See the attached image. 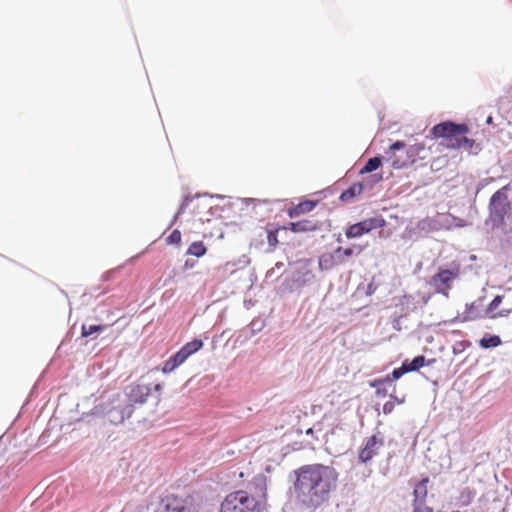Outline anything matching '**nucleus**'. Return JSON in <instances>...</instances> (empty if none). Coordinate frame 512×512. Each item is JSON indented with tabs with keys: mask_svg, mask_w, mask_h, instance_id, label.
I'll return each instance as SVG.
<instances>
[{
	"mask_svg": "<svg viewBox=\"0 0 512 512\" xmlns=\"http://www.w3.org/2000/svg\"><path fill=\"white\" fill-rule=\"evenodd\" d=\"M425 363V357L422 355L416 356L411 362L408 360L404 361V364L409 372L416 371L419 368L423 367Z\"/></svg>",
	"mask_w": 512,
	"mask_h": 512,
	"instance_id": "c85d7f7f",
	"label": "nucleus"
},
{
	"mask_svg": "<svg viewBox=\"0 0 512 512\" xmlns=\"http://www.w3.org/2000/svg\"><path fill=\"white\" fill-rule=\"evenodd\" d=\"M102 412L110 423L117 425L131 417L134 406L128 403L127 398H123L121 394H116L102 405Z\"/></svg>",
	"mask_w": 512,
	"mask_h": 512,
	"instance_id": "39448f33",
	"label": "nucleus"
},
{
	"mask_svg": "<svg viewBox=\"0 0 512 512\" xmlns=\"http://www.w3.org/2000/svg\"><path fill=\"white\" fill-rule=\"evenodd\" d=\"M381 163L382 162L380 157L370 158L366 162L365 166L360 170V174L370 173L377 170L380 167Z\"/></svg>",
	"mask_w": 512,
	"mask_h": 512,
	"instance_id": "cd10ccee",
	"label": "nucleus"
},
{
	"mask_svg": "<svg viewBox=\"0 0 512 512\" xmlns=\"http://www.w3.org/2000/svg\"><path fill=\"white\" fill-rule=\"evenodd\" d=\"M314 278L307 267H301L288 274L282 283L284 291L293 292L307 285Z\"/></svg>",
	"mask_w": 512,
	"mask_h": 512,
	"instance_id": "9d476101",
	"label": "nucleus"
},
{
	"mask_svg": "<svg viewBox=\"0 0 512 512\" xmlns=\"http://www.w3.org/2000/svg\"><path fill=\"white\" fill-rule=\"evenodd\" d=\"M475 492L466 487V488H463L461 491H460V495L458 497V502L461 506H468L472 503L473 499L475 498Z\"/></svg>",
	"mask_w": 512,
	"mask_h": 512,
	"instance_id": "b1692460",
	"label": "nucleus"
},
{
	"mask_svg": "<svg viewBox=\"0 0 512 512\" xmlns=\"http://www.w3.org/2000/svg\"><path fill=\"white\" fill-rule=\"evenodd\" d=\"M508 187L504 186L496 191L490 199V217L495 224H500L504 216L510 210V203L507 196Z\"/></svg>",
	"mask_w": 512,
	"mask_h": 512,
	"instance_id": "1a4fd4ad",
	"label": "nucleus"
},
{
	"mask_svg": "<svg viewBox=\"0 0 512 512\" xmlns=\"http://www.w3.org/2000/svg\"><path fill=\"white\" fill-rule=\"evenodd\" d=\"M185 266L188 268V267H192L191 263H189L188 261L185 262Z\"/></svg>",
	"mask_w": 512,
	"mask_h": 512,
	"instance_id": "5fc2aeb1",
	"label": "nucleus"
},
{
	"mask_svg": "<svg viewBox=\"0 0 512 512\" xmlns=\"http://www.w3.org/2000/svg\"><path fill=\"white\" fill-rule=\"evenodd\" d=\"M313 433H314V428H308L306 430V435H313Z\"/></svg>",
	"mask_w": 512,
	"mask_h": 512,
	"instance_id": "8fccbe9b",
	"label": "nucleus"
},
{
	"mask_svg": "<svg viewBox=\"0 0 512 512\" xmlns=\"http://www.w3.org/2000/svg\"><path fill=\"white\" fill-rule=\"evenodd\" d=\"M362 293H364V289L361 287V285H358L356 291L354 292V295H361Z\"/></svg>",
	"mask_w": 512,
	"mask_h": 512,
	"instance_id": "c03bdc74",
	"label": "nucleus"
},
{
	"mask_svg": "<svg viewBox=\"0 0 512 512\" xmlns=\"http://www.w3.org/2000/svg\"><path fill=\"white\" fill-rule=\"evenodd\" d=\"M482 317L481 305L476 302L466 304L465 311L462 314V322L473 321Z\"/></svg>",
	"mask_w": 512,
	"mask_h": 512,
	"instance_id": "6ab92c4d",
	"label": "nucleus"
},
{
	"mask_svg": "<svg viewBox=\"0 0 512 512\" xmlns=\"http://www.w3.org/2000/svg\"><path fill=\"white\" fill-rule=\"evenodd\" d=\"M456 275L451 270H441L431 279V284L438 293L447 294V290L451 288L452 281Z\"/></svg>",
	"mask_w": 512,
	"mask_h": 512,
	"instance_id": "f8f14e48",
	"label": "nucleus"
},
{
	"mask_svg": "<svg viewBox=\"0 0 512 512\" xmlns=\"http://www.w3.org/2000/svg\"><path fill=\"white\" fill-rule=\"evenodd\" d=\"M395 400L398 401V403H403V400H398L396 397H394Z\"/></svg>",
	"mask_w": 512,
	"mask_h": 512,
	"instance_id": "13d9d810",
	"label": "nucleus"
},
{
	"mask_svg": "<svg viewBox=\"0 0 512 512\" xmlns=\"http://www.w3.org/2000/svg\"><path fill=\"white\" fill-rule=\"evenodd\" d=\"M386 225V221L382 217H372L354 224V239L367 234L374 229L382 228Z\"/></svg>",
	"mask_w": 512,
	"mask_h": 512,
	"instance_id": "ddd939ff",
	"label": "nucleus"
},
{
	"mask_svg": "<svg viewBox=\"0 0 512 512\" xmlns=\"http://www.w3.org/2000/svg\"><path fill=\"white\" fill-rule=\"evenodd\" d=\"M203 196H210L212 198H219V199H223L224 196L223 195H219V194H215V195H212V194H208V193H204Z\"/></svg>",
	"mask_w": 512,
	"mask_h": 512,
	"instance_id": "a18cd8bd",
	"label": "nucleus"
},
{
	"mask_svg": "<svg viewBox=\"0 0 512 512\" xmlns=\"http://www.w3.org/2000/svg\"><path fill=\"white\" fill-rule=\"evenodd\" d=\"M465 124H455L450 121L439 123L431 129V133L435 138H444L447 146L454 147V141L458 136L465 135L468 132Z\"/></svg>",
	"mask_w": 512,
	"mask_h": 512,
	"instance_id": "6e6552de",
	"label": "nucleus"
},
{
	"mask_svg": "<svg viewBox=\"0 0 512 512\" xmlns=\"http://www.w3.org/2000/svg\"><path fill=\"white\" fill-rule=\"evenodd\" d=\"M42 443H46V441L44 440L45 439V432L41 435L40 437Z\"/></svg>",
	"mask_w": 512,
	"mask_h": 512,
	"instance_id": "864d4df0",
	"label": "nucleus"
},
{
	"mask_svg": "<svg viewBox=\"0 0 512 512\" xmlns=\"http://www.w3.org/2000/svg\"><path fill=\"white\" fill-rule=\"evenodd\" d=\"M500 344H501V339L497 335H491V336H488V337H483L480 340V346L482 348H484V349L494 348V347L499 346Z\"/></svg>",
	"mask_w": 512,
	"mask_h": 512,
	"instance_id": "bb28decb",
	"label": "nucleus"
},
{
	"mask_svg": "<svg viewBox=\"0 0 512 512\" xmlns=\"http://www.w3.org/2000/svg\"><path fill=\"white\" fill-rule=\"evenodd\" d=\"M350 199H352V185L343 190L339 196V200L342 202L348 201Z\"/></svg>",
	"mask_w": 512,
	"mask_h": 512,
	"instance_id": "e433bc0d",
	"label": "nucleus"
},
{
	"mask_svg": "<svg viewBox=\"0 0 512 512\" xmlns=\"http://www.w3.org/2000/svg\"><path fill=\"white\" fill-rule=\"evenodd\" d=\"M466 225L467 223L465 220L455 217L450 213H437L432 217H426L419 220L410 231L419 237L443 229L450 230L454 227L462 228Z\"/></svg>",
	"mask_w": 512,
	"mask_h": 512,
	"instance_id": "f03ea898",
	"label": "nucleus"
},
{
	"mask_svg": "<svg viewBox=\"0 0 512 512\" xmlns=\"http://www.w3.org/2000/svg\"><path fill=\"white\" fill-rule=\"evenodd\" d=\"M427 483H428V478H424L415 485L414 491H413V495H414L413 502H424V500L427 496Z\"/></svg>",
	"mask_w": 512,
	"mask_h": 512,
	"instance_id": "412c9836",
	"label": "nucleus"
},
{
	"mask_svg": "<svg viewBox=\"0 0 512 512\" xmlns=\"http://www.w3.org/2000/svg\"><path fill=\"white\" fill-rule=\"evenodd\" d=\"M512 312V309H502L497 314H493L491 318L507 317Z\"/></svg>",
	"mask_w": 512,
	"mask_h": 512,
	"instance_id": "a19ab883",
	"label": "nucleus"
},
{
	"mask_svg": "<svg viewBox=\"0 0 512 512\" xmlns=\"http://www.w3.org/2000/svg\"><path fill=\"white\" fill-rule=\"evenodd\" d=\"M273 274H275V268H272L271 270H269L266 274V277L267 278L272 277Z\"/></svg>",
	"mask_w": 512,
	"mask_h": 512,
	"instance_id": "09e8293b",
	"label": "nucleus"
},
{
	"mask_svg": "<svg viewBox=\"0 0 512 512\" xmlns=\"http://www.w3.org/2000/svg\"><path fill=\"white\" fill-rule=\"evenodd\" d=\"M318 202L319 200H303L302 202L288 209V216L290 218H295L302 214L308 213L317 206Z\"/></svg>",
	"mask_w": 512,
	"mask_h": 512,
	"instance_id": "a211bd4d",
	"label": "nucleus"
},
{
	"mask_svg": "<svg viewBox=\"0 0 512 512\" xmlns=\"http://www.w3.org/2000/svg\"><path fill=\"white\" fill-rule=\"evenodd\" d=\"M192 200H193V197L190 196L189 194H187V195H185L183 197V200H182V202H181V204L179 206V209L175 213L172 221L170 222V224L168 226V229H170L176 223V221L178 220L179 216L184 213L185 209L188 207V205L190 204V202Z\"/></svg>",
	"mask_w": 512,
	"mask_h": 512,
	"instance_id": "a878e982",
	"label": "nucleus"
},
{
	"mask_svg": "<svg viewBox=\"0 0 512 512\" xmlns=\"http://www.w3.org/2000/svg\"><path fill=\"white\" fill-rule=\"evenodd\" d=\"M357 187H358V192L362 191V184L361 183H358V184L354 183V190H353L354 195L356 194V188Z\"/></svg>",
	"mask_w": 512,
	"mask_h": 512,
	"instance_id": "49530a36",
	"label": "nucleus"
},
{
	"mask_svg": "<svg viewBox=\"0 0 512 512\" xmlns=\"http://www.w3.org/2000/svg\"><path fill=\"white\" fill-rule=\"evenodd\" d=\"M206 251H207V249H206L205 245L203 244V242L195 241L189 246V248L187 250V254L199 258V257H202L203 255H205Z\"/></svg>",
	"mask_w": 512,
	"mask_h": 512,
	"instance_id": "393cba45",
	"label": "nucleus"
},
{
	"mask_svg": "<svg viewBox=\"0 0 512 512\" xmlns=\"http://www.w3.org/2000/svg\"><path fill=\"white\" fill-rule=\"evenodd\" d=\"M267 240L270 246H275L278 243L277 235L273 232H268Z\"/></svg>",
	"mask_w": 512,
	"mask_h": 512,
	"instance_id": "58836bf2",
	"label": "nucleus"
},
{
	"mask_svg": "<svg viewBox=\"0 0 512 512\" xmlns=\"http://www.w3.org/2000/svg\"><path fill=\"white\" fill-rule=\"evenodd\" d=\"M203 345L204 343L201 339L195 338L192 341L183 345L180 349L182 350V352H184L186 357L189 358L191 355L198 352L203 347Z\"/></svg>",
	"mask_w": 512,
	"mask_h": 512,
	"instance_id": "4be33fe9",
	"label": "nucleus"
},
{
	"mask_svg": "<svg viewBox=\"0 0 512 512\" xmlns=\"http://www.w3.org/2000/svg\"><path fill=\"white\" fill-rule=\"evenodd\" d=\"M339 190H340V181H338L334 185L320 191L319 194H322L324 198H327L328 196L337 193Z\"/></svg>",
	"mask_w": 512,
	"mask_h": 512,
	"instance_id": "473e14b6",
	"label": "nucleus"
},
{
	"mask_svg": "<svg viewBox=\"0 0 512 512\" xmlns=\"http://www.w3.org/2000/svg\"><path fill=\"white\" fill-rule=\"evenodd\" d=\"M324 262H326V258H325V256H322V257L320 258V266H321V267L323 266V263H324Z\"/></svg>",
	"mask_w": 512,
	"mask_h": 512,
	"instance_id": "603ef678",
	"label": "nucleus"
},
{
	"mask_svg": "<svg viewBox=\"0 0 512 512\" xmlns=\"http://www.w3.org/2000/svg\"><path fill=\"white\" fill-rule=\"evenodd\" d=\"M156 512H194V508L182 499L168 497L161 502Z\"/></svg>",
	"mask_w": 512,
	"mask_h": 512,
	"instance_id": "9b49d317",
	"label": "nucleus"
},
{
	"mask_svg": "<svg viewBox=\"0 0 512 512\" xmlns=\"http://www.w3.org/2000/svg\"><path fill=\"white\" fill-rule=\"evenodd\" d=\"M108 326L103 324H83L81 328L82 337H89L103 332Z\"/></svg>",
	"mask_w": 512,
	"mask_h": 512,
	"instance_id": "5701e85b",
	"label": "nucleus"
},
{
	"mask_svg": "<svg viewBox=\"0 0 512 512\" xmlns=\"http://www.w3.org/2000/svg\"><path fill=\"white\" fill-rule=\"evenodd\" d=\"M413 512H433V510L423 502H413Z\"/></svg>",
	"mask_w": 512,
	"mask_h": 512,
	"instance_id": "c9c22d12",
	"label": "nucleus"
},
{
	"mask_svg": "<svg viewBox=\"0 0 512 512\" xmlns=\"http://www.w3.org/2000/svg\"><path fill=\"white\" fill-rule=\"evenodd\" d=\"M352 255V248L347 247L345 249H342L341 247L335 249V251L330 255V258H332L334 261L341 260L342 256H351Z\"/></svg>",
	"mask_w": 512,
	"mask_h": 512,
	"instance_id": "7c9ffc66",
	"label": "nucleus"
},
{
	"mask_svg": "<svg viewBox=\"0 0 512 512\" xmlns=\"http://www.w3.org/2000/svg\"><path fill=\"white\" fill-rule=\"evenodd\" d=\"M374 291H375V287L373 286V284H372V283H370V284L368 285V287H367V290L365 291V294H366L367 296H370V295H372V294L374 293Z\"/></svg>",
	"mask_w": 512,
	"mask_h": 512,
	"instance_id": "37998d69",
	"label": "nucleus"
},
{
	"mask_svg": "<svg viewBox=\"0 0 512 512\" xmlns=\"http://www.w3.org/2000/svg\"><path fill=\"white\" fill-rule=\"evenodd\" d=\"M219 512H263V506L255 496L238 490L225 497Z\"/></svg>",
	"mask_w": 512,
	"mask_h": 512,
	"instance_id": "20e7f679",
	"label": "nucleus"
},
{
	"mask_svg": "<svg viewBox=\"0 0 512 512\" xmlns=\"http://www.w3.org/2000/svg\"><path fill=\"white\" fill-rule=\"evenodd\" d=\"M265 326V322L262 319H254L250 323V329L253 334L260 332Z\"/></svg>",
	"mask_w": 512,
	"mask_h": 512,
	"instance_id": "72a5a7b5",
	"label": "nucleus"
},
{
	"mask_svg": "<svg viewBox=\"0 0 512 512\" xmlns=\"http://www.w3.org/2000/svg\"><path fill=\"white\" fill-rule=\"evenodd\" d=\"M282 267H283V263L278 262V263H276V265H275V267H274V268L279 270V269H281Z\"/></svg>",
	"mask_w": 512,
	"mask_h": 512,
	"instance_id": "3c124183",
	"label": "nucleus"
},
{
	"mask_svg": "<svg viewBox=\"0 0 512 512\" xmlns=\"http://www.w3.org/2000/svg\"><path fill=\"white\" fill-rule=\"evenodd\" d=\"M181 242V232L178 229L173 230L166 238L168 245H178Z\"/></svg>",
	"mask_w": 512,
	"mask_h": 512,
	"instance_id": "2f4dec72",
	"label": "nucleus"
},
{
	"mask_svg": "<svg viewBox=\"0 0 512 512\" xmlns=\"http://www.w3.org/2000/svg\"><path fill=\"white\" fill-rule=\"evenodd\" d=\"M188 358L182 352L181 349H179L176 353L171 355L166 361H164L162 366V372L167 374L173 372L175 369H177L181 364H183Z\"/></svg>",
	"mask_w": 512,
	"mask_h": 512,
	"instance_id": "f3484780",
	"label": "nucleus"
},
{
	"mask_svg": "<svg viewBox=\"0 0 512 512\" xmlns=\"http://www.w3.org/2000/svg\"><path fill=\"white\" fill-rule=\"evenodd\" d=\"M407 372H409V369L406 368V366L403 362L402 366L399 368H395L391 374L386 375L384 378L375 380L373 383V386L376 389H378V392H380L381 386H383V385L392 386V384L395 380H398L400 377H402Z\"/></svg>",
	"mask_w": 512,
	"mask_h": 512,
	"instance_id": "dca6fc26",
	"label": "nucleus"
},
{
	"mask_svg": "<svg viewBox=\"0 0 512 512\" xmlns=\"http://www.w3.org/2000/svg\"><path fill=\"white\" fill-rule=\"evenodd\" d=\"M394 407H395L394 402H392V401L386 402L383 406V413L390 414L393 411Z\"/></svg>",
	"mask_w": 512,
	"mask_h": 512,
	"instance_id": "ea45409f",
	"label": "nucleus"
},
{
	"mask_svg": "<svg viewBox=\"0 0 512 512\" xmlns=\"http://www.w3.org/2000/svg\"><path fill=\"white\" fill-rule=\"evenodd\" d=\"M162 390V384L156 383H144L139 382L135 385H131L126 387L125 394L122 395L123 398H127L128 403L134 404H144L148 398H154L156 401L159 400V394Z\"/></svg>",
	"mask_w": 512,
	"mask_h": 512,
	"instance_id": "423d86ee",
	"label": "nucleus"
},
{
	"mask_svg": "<svg viewBox=\"0 0 512 512\" xmlns=\"http://www.w3.org/2000/svg\"><path fill=\"white\" fill-rule=\"evenodd\" d=\"M474 140L465 137V135L458 136L454 141V147L464 148L470 150L474 145Z\"/></svg>",
	"mask_w": 512,
	"mask_h": 512,
	"instance_id": "c756f323",
	"label": "nucleus"
},
{
	"mask_svg": "<svg viewBox=\"0 0 512 512\" xmlns=\"http://www.w3.org/2000/svg\"><path fill=\"white\" fill-rule=\"evenodd\" d=\"M402 141H396L391 144L389 150L385 152V158L392 162L393 167L400 169L407 164L413 163L416 157L425 158V145L423 143H416L410 145L407 149Z\"/></svg>",
	"mask_w": 512,
	"mask_h": 512,
	"instance_id": "7ed1b4c3",
	"label": "nucleus"
},
{
	"mask_svg": "<svg viewBox=\"0 0 512 512\" xmlns=\"http://www.w3.org/2000/svg\"><path fill=\"white\" fill-rule=\"evenodd\" d=\"M492 122V117L489 116L488 119H487V123H491Z\"/></svg>",
	"mask_w": 512,
	"mask_h": 512,
	"instance_id": "4d7b16f0",
	"label": "nucleus"
},
{
	"mask_svg": "<svg viewBox=\"0 0 512 512\" xmlns=\"http://www.w3.org/2000/svg\"><path fill=\"white\" fill-rule=\"evenodd\" d=\"M185 266L188 268V267H192L191 263H189L188 261L185 262Z\"/></svg>",
	"mask_w": 512,
	"mask_h": 512,
	"instance_id": "6e6d98bb",
	"label": "nucleus"
},
{
	"mask_svg": "<svg viewBox=\"0 0 512 512\" xmlns=\"http://www.w3.org/2000/svg\"><path fill=\"white\" fill-rule=\"evenodd\" d=\"M502 299L503 297L500 296V295H497L492 301L491 303L488 305V308H487V311H486V314H489L491 312H493L502 302Z\"/></svg>",
	"mask_w": 512,
	"mask_h": 512,
	"instance_id": "f704fd0d",
	"label": "nucleus"
},
{
	"mask_svg": "<svg viewBox=\"0 0 512 512\" xmlns=\"http://www.w3.org/2000/svg\"><path fill=\"white\" fill-rule=\"evenodd\" d=\"M388 385H383L381 386V389H380V392L377 391L378 394H383V395H386L387 391H386V387Z\"/></svg>",
	"mask_w": 512,
	"mask_h": 512,
	"instance_id": "de8ad7c7",
	"label": "nucleus"
},
{
	"mask_svg": "<svg viewBox=\"0 0 512 512\" xmlns=\"http://www.w3.org/2000/svg\"><path fill=\"white\" fill-rule=\"evenodd\" d=\"M121 268V266L117 267V268H114V269H111V270H108L106 271L103 275H102V281L106 282V281H109L113 276L114 274L119 271Z\"/></svg>",
	"mask_w": 512,
	"mask_h": 512,
	"instance_id": "4c0bfd02",
	"label": "nucleus"
},
{
	"mask_svg": "<svg viewBox=\"0 0 512 512\" xmlns=\"http://www.w3.org/2000/svg\"><path fill=\"white\" fill-rule=\"evenodd\" d=\"M352 233H353V230H352V224H348L345 228V235L348 239H352Z\"/></svg>",
	"mask_w": 512,
	"mask_h": 512,
	"instance_id": "79ce46f5",
	"label": "nucleus"
},
{
	"mask_svg": "<svg viewBox=\"0 0 512 512\" xmlns=\"http://www.w3.org/2000/svg\"><path fill=\"white\" fill-rule=\"evenodd\" d=\"M335 468L323 464L303 465L289 475L286 512H314L326 502L336 487Z\"/></svg>",
	"mask_w": 512,
	"mask_h": 512,
	"instance_id": "f257e3e1",
	"label": "nucleus"
},
{
	"mask_svg": "<svg viewBox=\"0 0 512 512\" xmlns=\"http://www.w3.org/2000/svg\"><path fill=\"white\" fill-rule=\"evenodd\" d=\"M384 442L382 438H378L376 435L368 438L364 448L359 452V460L362 463H366L371 460L375 455L378 454L379 449L383 446Z\"/></svg>",
	"mask_w": 512,
	"mask_h": 512,
	"instance_id": "4468645a",
	"label": "nucleus"
},
{
	"mask_svg": "<svg viewBox=\"0 0 512 512\" xmlns=\"http://www.w3.org/2000/svg\"><path fill=\"white\" fill-rule=\"evenodd\" d=\"M321 226L322 223L314 219H303L289 223V229L294 233L316 231Z\"/></svg>",
	"mask_w": 512,
	"mask_h": 512,
	"instance_id": "2eb2a0df",
	"label": "nucleus"
},
{
	"mask_svg": "<svg viewBox=\"0 0 512 512\" xmlns=\"http://www.w3.org/2000/svg\"><path fill=\"white\" fill-rule=\"evenodd\" d=\"M351 441L352 433L349 430H345L343 426L337 425L327 436V449L335 457L346 455L351 449Z\"/></svg>",
	"mask_w": 512,
	"mask_h": 512,
	"instance_id": "0eeeda50",
	"label": "nucleus"
},
{
	"mask_svg": "<svg viewBox=\"0 0 512 512\" xmlns=\"http://www.w3.org/2000/svg\"><path fill=\"white\" fill-rule=\"evenodd\" d=\"M266 476L263 474H257L254 476L251 486L254 487L255 493L260 498L266 497V490H267V484H266Z\"/></svg>",
	"mask_w": 512,
	"mask_h": 512,
	"instance_id": "aec40b11",
	"label": "nucleus"
}]
</instances>
